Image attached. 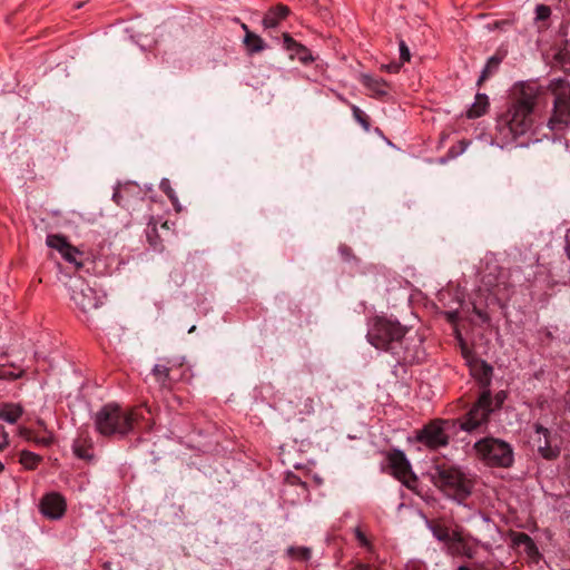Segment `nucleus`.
<instances>
[{
	"label": "nucleus",
	"mask_w": 570,
	"mask_h": 570,
	"mask_svg": "<svg viewBox=\"0 0 570 570\" xmlns=\"http://www.w3.org/2000/svg\"><path fill=\"white\" fill-rule=\"evenodd\" d=\"M142 419L139 409L122 410L117 404H106L95 414L96 430L105 436H125Z\"/></svg>",
	"instance_id": "obj_1"
},
{
	"label": "nucleus",
	"mask_w": 570,
	"mask_h": 570,
	"mask_svg": "<svg viewBox=\"0 0 570 570\" xmlns=\"http://www.w3.org/2000/svg\"><path fill=\"white\" fill-rule=\"evenodd\" d=\"M405 333L406 328L399 322L379 317L368 331L367 338L376 348L390 351L404 362H412L414 357L407 351H401Z\"/></svg>",
	"instance_id": "obj_2"
},
{
	"label": "nucleus",
	"mask_w": 570,
	"mask_h": 570,
	"mask_svg": "<svg viewBox=\"0 0 570 570\" xmlns=\"http://www.w3.org/2000/svg\"><path fill=\"white\" fill-rule=\"evenodd\" d=\"M537 96L535 90L523 89L520 98L500 117L499 122L507 126L514 137L525 134L532 127Z\"/></svg>",
	"instance_id": "obj_3"
},
{
	"label": "nucleus",
	"mask_w": 570,
	"mask_h": 570,
	"mask_svg": "<svg viewBox=\"0 0 570 570\" xmlns=\"http://www.w3.org/2000/svg\"><path fill=\"white\" fill-rule=\"evenodd\" d=\"M430 475L434 485L449 498L461 502L471 493V481L458 468L436 465Z\"/></svg>",
	"instance_id": "obj_4"
},
{
	"label": "nucleus",
	"mask_w": 570,
	"mask_h": 570,
	"mask_svg": "<svg viewBox=\"0 0 570 570\" xmlns=\"http://www.w3.org/2000/svg\"><path fill=\"white\" fill-rule=\"evenodd\" d=\"M547 90L553 96L548 127L552 131H562L570 125V82L563 78H553Z\"/></svg>",
	"instance_id": "obj_5"
},
{
	"label": "nucleus",
	"mask_w": 570,
	"mask_h": 570,
	"mask_svg": "<svg viewBox=\"0 0 570 570\" xmlns=\"http://www.w3.org/2000/svg\"><path fill=\"white\" fill-rule=\"evenodd\" d=\"M474 450L478 458L489 466L509 468L514 460L511 445L500 439H481L475 442Z\"/></svg>",
	"instance_id": "obj_6"
},
{
	"label": "nucleus",
	"mask_w": 570,
	"mask_h": 570,
	"mask_svg": "<svg viewBox=\"0 0 570 570\" xmlns=\"http://www.w3.org/2000/svg\"><path fill=\"white\" fill-rule=\"evenodd\" d=\"M492 411L491 393L489 390H484L470 411L460 420V428L463 431L473 432L488 423Z\"/></svg>",
	"instance_id": "obj_7"
},
{
	"label": "nucleus",
	"mask_w": 570,
	"mask_h": 570,
	"mask_svg": "<svg viewBox=\"0 0 570 570\" xmlns=\"http://www.w3.org/2000/svg\"><path fill=\"white\" fill-rule=\"evenodd\" d=\"M483 285L499 298H508L510 295V282L508 273L497 264H488L487 272L482 275Z\"/></svg>",
	"instance_id": "obj_8"
},
{
	"label": "nucleus",
	"mask_w": 570,
	"mask_h": 570,
	"mask_svg": "<svg viewBox=\"0 0 570 570\" xmlns=\"http://www.w3.org/2000/svg\"><path fill=\"white\" fill-rule=\"evenodd\" d=\"M71 288V299L83 313H89L101 304V299L96 291L83 281L75 282Z\"/></svg>",
	"instance_id": "obj_9"
},
{
	"label": "nucleus",
	"mask_w": 570,
	"mask_h": 570,
	"mask_svg": "<svg viewBox=\"0 0 570 570\" xmlns=\"http://www.w3.org/2000/svg\"><path fill=\"white\" fill-rule=\"evenodd\" d=\"M539 454L546 460H556L560 455V446L554 443L551 432L543 425L534 424V435L532 438Z\"/></svg>",
	"instance_id": "obj_10"
},
{
	"label": "nucleus",
	"mask_w": 570,
	"mask_h": 570,
	"mask_svg": "<svg viewBox=\"0 0 570 570\" xmlns=\"http://www.w3.org/2000/svg\"><path fill=\"white\" fill-rule=\"evenodd\" d=\"M444 421L436 420L425 425L417 433V441L430 449L445 446L449 443V436L443 428Z\"/></svg>",
	"instance_id": "obj_11"
},
{
	"label": "nucleus",
	"mask_w": 570,
	"mask_h": 570,
	"mask_svg": "<svg viewBox=\"0 0 570 570\" xmlns=\"http://www.w3.org/2000/svg\"><path fill=\"white\" fill-rule=\"evenodd\" d=\"M46 243L49 247L57 249L65 261L73 264L77 269L82 267V262L79 259L82 255L81 252L72 246L65 236L59 234L48 235Z\"/></svg>",
	"instance_id": "obj_12"
},
{
	"label": "nucleus",
	"mask_w": 570,
	"mask_h": 570,
	"mask_svg": "<svg viewBox=\"0 0 570 570\" xmlns=\"http://www.w3.org/2000/svg\"><path fill=\"white\" fill-rule=\"evenodd\" d=\"M387 461L394 476L402 481L406 487H410L412 472L405 454L400 450H394L389 453Z\"/></svg>",
	"instance_id": "obj_13"
},
{
	"label": "nucleus",
	"mask_w": 570,
	"mask_h": 570,
	"mask_svg": "<svg viewBox=\"0 0 570 570\" xmlns=\"http://www.w3.org/2000/svg\"><path fill=\"white\" fill-rule=\"evenodd\" d=\"M40 510L49 519H60L66 511V501L58 493H49L42 498Z\"/></svg>",
	"instance_id": "obj_14"
},
{
	"label": "nucleus",
	"mask_w": 570,
	"mask_h": 570,
	"mask_svg": "<svg viewBox=\"0 0 570 570\" xmlns=\"http://www.w3.org/2000/svg\"><path fill=\"white\" fill-rule=\"evenodd\" d=\"M289 13L288 7L284 4H277L275 8H272L267 11L263 19V26L265 28H275L278 26L279 21L285 19Z\"/></svg>",
	"instance_id": "obj_15"
},
{
	"label": "nucleus",
	"mask_w": 570,
	"mask_h": 570,
	"mask_svg": "<svg viewBox=\"0 0 570 570\" xmlns=\"http://www.w3.org/2000/svg\"><path fill=\"white\" fill-rule=\"evenodd\" d=\"M361 81L370 91L375 96H386L389 92V85L382 78H374L370 75H362Z\"/></svg>",
	"instance_id": "obj_16"
},
{
	"label": "nucleus",
	"mask_w": 570,
	"mask_h": 570,
	"mask_svg": "<svg viewBox=\"0 0 570 570\" xmlns=\"http://www.w3.org/2000/svg\"><path fill=\"white\" fill-rule=\"evenodd\" d=\"M489 106V99L487 95L478 94L474 104L466 111L468 118H478L485 114Z\"/></svg>",
	"instance_id": "obj_17"
},
{
	"label": "nucleus",
	"mask_w": 570,
	"mask_h": 570,
	"mask_svg": "<svg viewBox=\"0 0 570 570\" xmlns=\"http://www.w3.org/2000/svg\"><path fill=\"white\" fill-rule=\"evenodd\" d=\"M243 42L246 47L247 52L250 55L261 52L265 49L264 40L254 32H248L247 35H245Z\"/></svg>",
	"instance_id": "obj_18"
},
{
	"label": "nucleus",
	"mask_w": 570,
	"mask_h": 570,
	"mask_svg": "<svg viewBox=\"0 0 570 570\" xmlns=\"http://www.w3.org/2000/svg\"><path fill=\"white\" fill-rule=\"evenodd\" d=\"M169 374H170V367L166 364H156L153 368V375L161 389L170 387Z\"/></svg>",
	"instance_id": "obj_19"
},
{
	"label": "nucleus",
	"mask_w": 570,
	"mask_h": 570,
	"mask_svg": "<svg viewBox=\"0 0 570 570\" xmlns=\"http://www.w3.org/2000/svg\"><path fill=\"white\" fill-rule=\"evenodd\" d=\"M21 414V406L16 404H7L0 410V419L8 423H16Z\"/></svg>",
	"instance_id": "obj_20"
},
{
	"label": "nucleus",
	"mask_w": 570,
	"mask_h": 570,
	"mask_svg": "<svg viewBox=\"0 0 570 570\" xmlns=\"http://www.w3.org/2000/svg\"><path fill=\"white\" fill-rule=\"evenodd\" d=\"M448 551L452 556H464L469 559H472L475 556V550L470 547L465 540L455 544H449Z\"/></svg>",
	"instance_id": "obj_21"
},
{
	"label": "nucleus",
	"mask_w": 570,
	"mask_h": 570,
	"mask_svg": "<svg viewBox=\"0 0 570 570\" xmlns=\"http://www.w3.org/2000/svg\"><path fill=\"white\" fill-rule=\"evenodd\" d=\"M286 554L295 561H308L312 557V551L307 547H288Z\"/></svg>",
	"instance_id": "obj_22"
},
{
	"label": "nucleus",
	"mask_w": 570,
	"mask_h": 570,
	"mask_svg": "<svg viewBox=\"0 0 570 570\" xmlns=\"http://www.w3.org/2000/svg\"><path fill=\"white\" fill-rule=\"evenodd\" d=\"M501 62V58L497 57V56H492L485 67L483 68L482 72H481V76L478 80V86H480L484 80H487L489 78V76L491 73H493L498 68H499V65Z\"/></svg>",
	"instance_id": "obj_23"
},
{
	"label": "nucleus",
	"mask_w": 570,
	"mask_h": 570,
	"mask_svg": "<svg viewBox=\"0 0 570 570\" xmlns=\"http://www.w3.org/2000/svg\"><path fill=\"white\" fill-rule=\"evenodd\" d=\"M41 461V458L38 454H35L30 451H21L20 453V463L28 470H33Z\"/></svg>",
	"instance_id": "obj_24"
},
{
	"label": "nucleus",
	"mask_w": 570,
	"mask_h": 570,
	"mask_svg": "<svg viewBox=\"0 0 570 570\" xmlns=\"http://www.w3.org/2000/svg\"><path fill=\"white\" fill-rule=\"evenodd\" d=\"M561 68L570 73V39L566 41L563 48L557 55Z\"/></svg>",
	"instance_id": "obj_25"
},
{
	"label": "nucleus",
	"mask_w": 570,
	"mask_h": 570,
	"mask_svg": "<svg viewBox=\"0 0 570 570\" xmlns=\"http://www.w3.org/2000/svg\"><path fill=\"white\" fill-rule=\"evenodd\" d=\"M23 371L14 366H0V380L12 381L22 375Z\"/></svg>",
	"instance_id": "obj_26"
},
{
	"label": "nucleus",
	"mask_w": 570,
	"mask_h": 570,
	"mask_svg": "<svg viewBox=\"0 0 570 570\" xmlns=\"http://www.w3.org/2000/svg\"><path fill=\"white\" fill-rule=\"evenodd\" d=\"M73 453L83 460H91L92 454L90 453V449L86 448L81 441H76L73 444Z\"/></svg>",
	"instance_id": "obj_27"
},
{
	"label": "nucleus",
	"mask_w": 570,
	"mask_h": 570,
	"mask_svg": "<svg viewBox=\"0 0 570 570\" xmlns=\"http://www.w3.org/2000/svg\"><path fill=\"white\" fill-rule=\"evenodd\" d=\"M161 190L168 196V198L171 200L173 205L176 207L177 210H180V207L178 206V199L174 191V189L170 187V184L168 180H163L160 184Z\"/></svg>",
	"instance_id": "obj_28"
},
{
	"label": "nucleus",
	"mask_w": 570,
	"mask_h": 570,
	"mask_svg": "<svg viewBox=\"0 0 570 570\" xmlns=\"http://www.w3.org/2000/svg\"><path fill=\"white\" fill-rule=\"evenodd\" d=\"M551 16V8L547 4H538L535 7V20L546 21Z\"/></svg>",
	"instance_id": "obj_29"
},
{
	"label": "nucleus",
	"mask_w": 570,
	"mask_h": 570,
	"mask_svg": "<svg viewBox=\"0 0 570 570\" xmlns=\"http://www.w3.org/2000/svg\"><path fill=\"white\" fill-rule=\"evenodd\" d=\"M352 111L355 120L365 129L368 130L370 124L367 121V117L364 115V112L357 107L352 106Z\"/></svg>",
	"instance_id": "obj_30"
},
{
	"label": "nucleus",
	"mask_w": 570,
	"mask_h": 570,
	"mask_svg": "<svg viewBox=\"0 0 570 570\" xmlns=\"http://www.w3.org/2000/svg\"><path fill=\"white\" fill-rule=\"evenodd\" d=\"M283 41H284V47L288 51L293 52L295 49L305 50V47L303 45L296 42L288 33L283 35Z\"/></svg>",
	"instance_id": "obj_31"
},
{
	"label": "nucleus",
	"mask_w": 570,
	"mask_h": 570,
	"mask_svg": "<svg viewBox=\"0 0 570 570\" xmlns=\"http://www.w3.org/2000/svg\"><path fill=\"white\" fill-rule=\"evenodd\" d=\"M432 532H433V535L439 541L448 543V540H450V531L448 530V528H444V527H441V525H436V527H434L432 529Z\"/></svg>",
	"instance_id": "obj_32"
},
{
	"label": "nucleus",
	"mask_w": 570,
	"mask_h": 570,
	"mask_svg": "<svg viewBox=\"0 0 570 570\" xmlns=\"http://www.w3.org/2000/svg\"><path fill=\"white\" fill-rule=\"evenodd\" d=\"M479 370H480V373L478 374L479 379L481 381L489 383L491 374H492V367L489 364H487L485 362H481L479 364Z\"/></svg>",
	"instance_id": "obj_33"
},
{
	"label": "nucleus",
	"mask_w": 570,
	"mask_h": 570,
	"mask_svg": "<svg viewBox=\"0 0 570 570\" xmlns=\"http://www.w3.org/2000/svg\"><path fill=\"white\" fill-rule=\"evenodd\" d=\"M399 47H400V59H401V62L403 63V62L410 61L411 53H410V49L406 46V43L403 40H401L400 43H399Z\"/></svg>",
	"instance_id": "obj_34"
},
{
	"label": "nucleus",
	"mask_w": 570,
	"mask_h": 570,
	"mask_svg": "<svg viewBox=\"0 0 570 570\" xmlns=\"http://www.w3.org/2000/svg\"><path fill=\"white\" fill-rule=\"evenodd\" d=\"M293 53H295L297 56V58L302 61V62H311L313 61V57L311 56L308 49L305 47V50H297L295 49L293 51Z\"/></svg>",
	"instance_id": "obj_35"
},
{
	"label": "nucleus",
	"mask_w": 570,
	"mask_h": 570,
	"mask_svg": "<svg viewBox=\"0 0 570 570\" xmlns=\"http://www.w3.org/2000/svg\"><path fill=\"white\" fill-rule=\"evenodd\" d=\"M517 544H525L528 547L533 546L532 539L527 533H518L514 538Z\"/></svg>",
	"instance_id": "obj_36"
},
{
	"label": "nucleus",
	"mask_w": 570,
	"mask_h": 570,
	"mask_svg": "<svg viewBox=\"0 0 570 570\" xmlns=\"http://www.w3.org/2000/svg\"><path fill=\"white\" fill-rule=\"evenodd\" d=\"M112 199L115 203L119 206H127V203L124 199V189L122 188H116L112 195Z\"/></svg>",
	"instance_id": "obj_37"
},
{
	"label": "nucleus",
	"mask_w": 570,
	"mask_h": 570,
	"mask_svg": "<svg viewBox=\"0 0 570 570\" xmlns=\"http://www.w3.org/2000/svg\"><path fill=\"white\" fill-rule=\"evenodd\" d=\"M401 65L402 63L392 62V63H389V65H383L381 68H382V70H385L387 72L396 73V72L400 71Z\"/></svg>",
	"instance_id": "obj_38"
},
{
	"label": "nucleus",
	"mask_w": 570,
	"mask_h": 570,
	"mask_svg": "<svg viewBox=\"0 0 570 570\" xmlns=\"http://www.w3.org/2000/svg\"><path fill=\"white\" fill-rule=\"evenodd\" d=\"M355 537L358 540L361 546H363V547H368L370 546L368 540L366 539L365 534L361 531L360 528L355 529Z\"/></svg>",
	"instance_id": "obj_39"
},
{
	"label": "nucleus",
	"mask_w": 570,
	"mask_h": 570,
	"mask_svg": "<svg viewBox=\"0 0 570 570\" xmlns=\"http://www.w3.org/2000/svg\"><path fill=\"white\" fill-rule=\"evenodd\" d=\"M464 538L461 535L460 532L453 531L452 533H450V540H448V546L462 542Z\"/></svg>",
	"instance_id": "obj_40"
},
{
	"label": "nucleus",
	"mask_w": 570,
	"mask_h": 570,
	"mask_svg": "<svg viewBox=\"0 0 570 570\" xmlns=\"http://www.w3.org/2000/svg\"><path fill=\"white\" fill-rule=\"evenodd\" d=\"M9 444L8 434L0 426V451L7 448Z\"/></svg>",
	"instance_id": "obj_41"
},
{
	"label": "nucleus",
	"mask_w": 570,
	"mask_h": 570,
	"mask_svg": "<svg viewBox=\"0 0 570 570\" xmlns=\"http://www.w3.org/2000/svg\"><path fill=\"white\" fill-rule=\"evenodd\" d=\"M313 411H314L313 400L312 399H306V401H305V413L306 414H311V413H313Z\"/></svg>",
	"instance_id": "obj_42"
},
{
	"label": "nucleus",
	"mask_w": 570,
	"mask_h": 570,
	"mask_svg": "<svg viewBox=\"0 0 570 570\" xmlns=\"http://www.w3.org/2000/svg\"><path fill=\"white\" fill-rule=\"evenodd\" d=\"M20 435L27 440L33 441L32 432L27 429H20Z\"/></svg>",
	"instance_id": "obj_43"
},
{
	"label": "nucleus",
	"mask_w": 570,
	"mask_h": 570,
	"mask_svg": "<svg viewBox=\"0 0 570 570\" xmlns=\"http://www.w3.org/2000/svg\"><path fill=\"white\" fill-rule=\"evenodd\" d=\"M20 435L27 440L33 441L32 432L27 429H20Z\"/></svg>",
	"instance_id": "obj_44"
},
{
	"label": "nucleus",
	"mask_w": 570,
	"mask_h": 570,
	"mask_svg": "<svg viewBox=\"0 0 570 570\" xmlns=\"http://www.w3.org/2000/svg\"><path fill=\"white\" fill-rule=\"evenodd\" d=\"M33 442L38 444L48 445L50 443V439L47 438H33Z\"/></svg>",
	"instance_id": "obj_45"
},
{
	"label": "nucleus",
	"mask_w": 570,
	"mask_h": 570,
	"mask_svg": "<svg viewBox=\"0 0 570 570\" xmlns=\"http://www.w3.org/2000/svg\"><path fill=\"white\" fill-rule=\"evenodd\" d=\"M497 406H500L504 400V394L503 393H498L497 396Z\"/></svg>",
	"instance_id": "obj_46"
},
{
	"label": "nucleus",
	"mask_w": 570,
	"mask_h": 570,
	"mask_svg": "<svg viewBox=\"0 0 570 570\" xmlns=\"http://www.w3.org/2000/svg\"><path fill=\"white\" fill-rule=\"evenodd\" d=\"M566 250H567V254H568V257L570 259V229H569V233L567 235V246H566Z\"/></svg>",
	"instance_id": "obj_47"
},
{
	"label": "nucleus",
	"mask_w": 570,
	"mask_h": 570,
	"mask_svg": "<svg viewBox=\"0 0 570 570\" xmlns=\"http://www.w3.org/2000/svg\"><path fill=\"white\" fill-rule=\"evenodd\" d=\"M352 570H371V568L367 566V564H357L354 569Z\"/></svg>",
	"instance_id": "obj_48"
},
{
	"label": "nucleus",
	"mask_w": 570,
	"mask_h": 570,
	"mask_svg": "<svg viewBox=\"0 0 570 570\" xmlns=\"http://www.w3.org/2000/svg\"><path fill=\"white\" fill-rule=\"evenodd\" d=\"M474 312H475V314H476L480 318H482V320H484V321L487 320V316H485V315H484L480 309H478V308H475V307H474Z\"/></svg>",
	"instance_id": "obj_49"
},
{
	"label": "nucleus",
	"mask_w": 570,
	"mask_h": 570,
	"mask_svg": "<svg viewBox=\"0 0 570 570\" xmlns=\"http://www.w3.org/2000/svg\"><path fill=\"white\" fill-rule=\"evenodd\" d=\"M242 29L243 31L245 32V35H247L248 32H252L249 29H248V26L246 23H242Z\"/></svg>",
	"instance_id": "obj_50"
},
{
	"label": "nucleus",
	"mask_w": 570,
	"mask_h": 570,
	"mask_svg": "<svg viewBox=\"0 0 570 570\" xmlns=\"http://www.w3.org/2000/svg\"><path fill=\"white\" fill-rule=\"evenodd\" d=\"M456 316H458V312H453V313H450V314H449V318H450V321H452V322L456 318Z\"/></svg>",
	"instance_id": "obj_51"
},
{
	"label": "nucleus",
	"mask_w": 570,
	"mask_h": 570,
	"mask_svg": "<svg viewBox=\"0 0 570 570\" xmlns=\"http://www.w3.org/2000/svg\"><path fill=\"white\" fill-rule=\"evenodd\" d=\"M458 570H471V569H470V568H468V567H465V566H460V567L458 568Z\"/></svg>",
	"instance_id": "obj_52"
},
{
	"label": "nucleus",
	"mask_w": 570,
	"mask_h": 570,
	"mask_svg": "<svg viewBox=\"0 0 570 570\" xmlns=\"http://www.w3.org/2000/svg\"><path fill=\"white\" fill-rule=\"evenodd\" d=\"M82 6H83V2H79V3H77L76 8H77V9H79V8H81Z\"/></svg>",
	"instance_id": "obj_53"
},
{
	"label": "nucleus",
	"mask_w": 570,
	"mask_h": 570,
	"mask_svg": "<svg viewBox=\"0 0 570 570\" xmlns=\"http://www.w3.org/2000/svg\"><path fill=\"white\" fill-rule=\"evenodd\" d=\"M4 469V465L0 462V472H2Z\"/></svg>",
	"instance_id": "obj_54"
},
{
	"label": "nucleus",
	"mask_w": 570,
	"mask_h": 570,
	"mask_svg": "<svg viewBox=\"0 0 570 570\" xmlns=\"http://www.w3.org/2000/svg\"><path fill=\"white\" fill-rule=\"evenodd\" d=\"M569 410H570V406H569Z\"/></svg>",
	"instance_id": "obj_55"
}]
</instances>
